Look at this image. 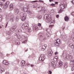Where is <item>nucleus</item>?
I'll return each instance as SVG.
<instances>
[{
    "label": "nucleus",
    "mask_w": 74,
    "mask_h": 74,
    "mask_svg": "<svg viewBox=\"0 0 74 74\" xmlns=\"http://www.w3.org/2000/svg\"><path fill=\"white\" fill-rule=\"evenodd\" d=\"M8 16L9 18H10V20H12V21H14V14H13L10 12L8 14Z\"/></svg>",
    "instance_id": "1"
},
{
    "label": "nucleus",
    "mask_w": 74,
    "mask_h": 74,
    "mask_svg": "<svg viewBox=\"0 0 74 74\" xmlns=\"http://www.w3.org/2000/svg\"><path fill=\"white\" fill-rule=\"evenodd\" d=\"M45 59V56L44 54H41L39 59L40 61L43 62Z\"/></svg>",
    "instance_id": "2"
},
{
    "label": "nucleus",
    "mask_w": 74,
    "mask_h": 74,
    "mask_svg": "<svg viewBox=\"0 0 74 74\" xmlns=\"http://www.w3.org/2000/svg\"><path fill=\"white\" fill-rule=\"evenodd\" d=\"M60 43V40L59 39H58L54 41V44L56 46H59Z\"/></svg>",
    "instance_id": "3"
},
{
    "label": "nucleus",
    "mask_w": 74,
    "mask_h": 74,
    "mask_svg": "<svg viewBox=\"0 0 74 74\" xmlns=\"http://www.w3.org/2000/svg\"><path fill=\"white\" fill-rule=\"evenodd\" d=\"M22 27L23 28H24L25 29H27L29 27L28 23H24L22 25Z\"/></svg>",
    "instance_id": "4"
},
{
    "label": "nucleus",
    "mask_w": 74,
    "mask_h": 74,
    "mask_svg": "<svg viewBox=\"0 0 74 74\" xmlns=\"http://www.w3.org/2000/svg\"><path fill=\"white\" fill-rule=\"evenodd\" d=\"M25 14L24 13L23 14V13H21V15L23 14V16H22L21 18V19L22 21H25L26 19V16L25 15Z\"/></svg>",
    "instance_id": "5"
},
{
    "label": "nucleus",
    "mask_w": 74,
    "mask_h": 74,
    "mask_svg": "<svg viewBox=\"0 0 74 74\" xmlns=\"http://www.w3.org/2000/svg\"><path fill=\"white\" fill-rule=\"evenodd\" d=\"M69 59L71 60H70V62H72V63H74V57H73L69 55Z\"/></svg>",
    "instance_id": "6"
},
{
    "label": "nucleus",
    "mask_w": 74,
    "mask_h": 74,
    "mask_svg": "<svg viewBox=\"0 0 74 74\" xmlns=\"http://www.w3.org/2000/svg\"><path fill=\"white\" fill-rule=\"evenodd\" d=\"M9 2L7 1L4 4L3 6V8H4V9H7V8H8V5H9Z\"/></svg>",
    "instance_id": "7"
},
{
    "label": "nucleus",
    "mask_w": 74,
    "mask_h": 74,
    "mask_svg": "<svg viewBox=\"0 0 74 74\" xmlns=\"http://www.w3.org/2000/svg\"><path fill=\"white\" fill-rule=\"evenodd\" d=\"M53 53V52H52V50H49L48 51V54L49 56H52V55Z\"/></svg>",
    "instance_id": "8"
},
{
    "label": "nucleus",
    "mask_w": 74,
    "mask_h": 74,
    "mask_svg": "<svg viewBox=\"0 0 74 74\" xmlns=\"http://www.w3.org/2000/svg\"><path fill=\"white\" fill-rule=\"evenodd\" d=\"M52 17H49V18H47L46 19V21L48 23H49V22H50L51 21H52Z\"/></svg>",
    "instance_id": "9"
},
{
    "label": "nucleus",
    "mask_w": 74,
    "mask_h": 74,
    "mask_svg": "<svg viewBox=\"0 0 74 74\" xmlns=\"http://www.w3.org/2000/svg\"><path fill=\"white\" fill-rule=\"evenodd\" d=\"M22 10L25 12H27L28 9L27 8L24 7L22 8Z\"/></svg>",
    "instance_id": "10"
},
{
    "label": "nucleus",
    "mask_w": 74,
    "mask_h": 74,
    "mask_svg": "<svg viewBox=\"0 0 74 74\" xmlns=\"http://www.w3.org/2000/svg\"><path fill=\"white\" fill-rule=\"evenodd\" d=\"M46 47H47V45H44L42 46L41 48L42 51H44L46 48Z\"/></svg>",
    "instance_id": "11"
},
{
    "label": "nucleus",
    "mask_w": 74,
    "mask_h": 74,
    "mask_svg": "<svg viewBox=\"0 0 74 74\" xmlns=\"http://www.w3.org/2000/svg\"><path fill=\"white\" fill-rule=\"evenodd\" d=\"M19 9L17 8H15L14 10V13L15 14H18V13L19 12Z\"/></svg>",
    "instance_id": "12"
},
{
    "label": "nucleus",
    "mask_w": 74,
    "mask_h": 74,
    "mask_svg": "<svg viewBox=\"0 0 74 74\" xmlns=\"http://www.w3.org/2000/svg\"><path fill=\"white\" fill-rule=\"evenodd\" d=\"M47 31V32L46 33V35H47V37H50V36H51V34L49 33V29H48L46 30Z\"/></svg>",
    "instance_id": "13"
},
{
    "label": "nucleus",
    "mask_w": 74,
    "mask_h": 74,
    "mask_svg": "<svg viewBox=\"0 0 74 74\" xmlns=\"http://www.w3.org/2000/svg\"><path fill=\"white\" fill-rule=\"evenodd\" d=\"M3 63L4 64H5V65H8L9 64V62L6 60H4L3 61Z\"/></svg>",
    "instance_id": "14"
},
{
    "label": "nucleus",
    "mask_w": 74,
    "mask_h": 74,
    "mask_svg": "<svg viewBox=\"0 0 74 74\" xmlns=\"http://www.w3.org/2000/svg\"><path fill=\"white\" fill-rule=\"evenodd\" d=\"M65 4H63L60 6V7L61 9H64L65 8Z\"/></svg>",
    "instance_id": "15"
},
{
    "label": "nucleus",
    "mask_w": 74,
    "mask_h": 74,
    "mask_svg": "<svg viewBox=\"0 0 74 74\" xmlns=\"http://www.w3.org/2000/svg\"><path fill=\"white\" fill-rule=\"evenodd\" d=\"M68 66V63L67 62H65L64 64V68H65L66 69L67 67Z\"/></svg>",
    "instance_id": "16"
},
{
    "label": "nucleus",
    "mask_w": 74,
    "mask_h": 74,
    "mask_svg": "<svg viewBox=\"0 0 74 74\" xmlns=\"http://www.w3.org/2000/svg\"><path fill=\"white\" fill-rule=\"evenodd\" d=\"M27 12L28 14H29V15H30L32 16H33V14L32 13V12L30 10H28Z\"/></svg>",
    "instance_id": "17"
},
{
    "label": "nucleus",
    "mask_w": 74,
    "mask_h": 74,
    "mask_svg": "<svg viewBox=\"0 0 74 74\" xmlns=\"http://www.w3.org/2000/svg\"><path fill=\"white\" fill-rule=\"evenodd\" d=\"M51 65L53 67H56V64L54 63V62L53 61L51 63Z\"/></svg>",
    "instance_id": "18"
},
{
    "label": "nucleus",
    "mask_w": 74,
    "mask_h": 74,
    "mask_svg": "<svg viewBox=\"0 0 74 74\" xmlns=\"http://www.w3.org/2000/svg\"><path fill=\"white\" fill-rule=\"evenodd\" d=\"M69 47H70L71 48H74V44H73L72 43H71L69 45Z\"/></svg>",
    "instance_id": "19"
},
{
    "label": "nucleus",
    "mask_w": 74,
    "mask_h": 74,
    "mask_svg": "<svg viewBox=\"0 0 74 74\" xmlns=\"http://www.w3.org/2000/svg\"><path fill=\"white\" fill-rule=\"evenodd\" d=\"M38 36H39L40 37H42L43 36V34L42 32H40L38 34Z\"/></svg>",
    "instance_id": "20"
},
{
    "label": "nucleus",
    "mask_w": 74,
    "mask_h": 74,
    "mask_svg": "<svg viewBox=\"0 0 74 74\" xmlns=\"http://www.w3.org/2000/svg\"><path fill=\"white\" fill-rule=\"evenodd\" d=\"M48 18H49V16H48V14H45L44 16V18L45 19H48Z\"/></svg>",
    "instance_id": "21"
},
{
    "label": "nucleus",
    "mask_w": 74,
    "mask_h": 74,
    "mask_svg": "<svg viewBox=\"0 0 74 74\" xmlns=\"http://www.w3.org/2000/svg\"><path fill=\"white\" fill-rule=\"evenodd\" d=\"M58 56H55L53 58V60H54L55 61H57L58 60Z\"/></svg>",
    "instance_id": "22"
},
{
    "label": "nucleus",
    "mask_w": 74,
    "mask_h": 74,
    "mask_svg": "<svg viewBox=\"0 0 74 74\" xmlns=\"http://www.w3.org/2000/svg\"><path fill=\"white\" fill-rule=\"evenodd\" d=\"M64 19L66 22H67L68 21H69V18L68 16H66L64 18Z\"/></svg>",
    "instance_id": "23"
},
{
    "label": "nucleus",
    "mask_w": 74,
    "mask_h": 74,
    "mask_svg": "<svg viewBox=\"0 0 74 74\" xmlns=\"http://www.w3.org/2000/svg\"><path fill=\"white\" fill-rule=\"evenodd\" d=\"M27 32H28V33H31V32H32V30H31V29L28 27L27 29Z\"/></svg>",
    "instance_id": "24"
},
{
    "label": "nucleus",
    "mask_w": 74,
    "mask_h": 74,
    "mask_svg": "<svg viewBox=\"0 0 74 74\" xmlns=\"http://www.w3.org/2000/svg\"><path fill=\"white\" fill-rule=\"evenodd\" d=\"M50 22L51 23V25H53L55 23V21L53 20H52L51 21V20Z\"/></svg>",
    "instance_id": "25"
},
{
    "label": "nucleus",
    "mask_w": 74,
    "mask_h": 74,
    "mask_svg": "<svg viewBox=\"0 0 74 74\" xmlns=\"http://www.w3.org/2000/svg\"><path fill=\"white\" fill-rule=\"evenodd\" d=\"M59 66L60 67V66H62V62L60 61L59 62Z\"/></svg>",
    "instance_id": "26"
},
{
    "label": "nucleus",
    "mask_w": 74,
    "mask_h": 74,
    "mask_svg": "<svg viewBox=\"0 0 74 74\" xmlns=\"http://www.w3.org/2000/svg\"><path fill=\"white\" fill-rule=\"evenodd\" d=\"M50 5L51 6H52V7H55V5L54 4V3H51V4H50Z\"/></svg>",
    "instance_id": "27"
},
{
    "label": "nucleus",
    "mask_w": 74,
    "mask_h": 74,
    "mask_svg": "<svg viewBox=\"0 0 74 74\" xmlns=\"http://www.w3.org/2000/svg\"><path fill=\"white\" fill-rule=\"evenodd\" d=\"M68 59H69V55H68L65 58V60H67Z\"/></svg>",
    "instance_id": "28"
},
{
    "label": "nucleus",
    "mask_w": 74,
    "mask_h": 74,
    "mask_svg": "<svg viewBox=\"0 0 74 74\" xmlns=\"http://www.w3.org/2000/svg\"><path fill=\"white\" fill-rule=\"evenodd\" d=\"M4 71H5V70L4 69V68H2L1 71V73H2L4 72Z\"/></svg>",
    "instance_id": "29"
},
{
    "label": "nucleus",
    "mask_w": 74,
    "mask_h": 74,
    "mask_svg": "<svg viewBox=\"0 0 74 74\" xmlns=\"http://www.w3.org/2000/svg\"><path fill=\"white\" fill-rule=\"evenodd\" d=\"M10 7L11 8H13V5L12 4H10Z\"/></svg>",
    "instance_id": "30"
},
{
    "label": "nucleus",
    "mask_w": 74,
    "mask_h": 74,
    "mask_svg": "<svg viewBox=\"0 0 74 74\" xmlns=\"http://www.w3.org/2000/svg\"><path fill=\"white\" fill-rule=\"evenodd\" d=\"M66 35H63L62 36V38H66Z\"/></svg>",
    "instance_id": "31"
},
{
    "label": "nucleus",
    "mask_w": 74,
    "mask_h": 74,
    "mask_svg": "<svg viewBox=\"0 0 74 74\" xmlns=\"http://www.w3.org/2000/svg\"><path fill=\"white\" fill-rule=\"evenodd\" d=\"M35 29L36 30V29H39V30H40V29H41L42 28H41V29H38V27L37 26H36L35 27Z\"/></svg>",
    "instance_id": "32"
},
{
    "label": "nucleus",
    "mask_w": 74,
    "mask_h": 74,
    "mask_svg": "<svg viewBox=\"0 0 74 74\" xmlns=\"http://www.w3.org/2000/svg\"><path fill=\"white\" fill-rule=\"evenodd\" d=\"M48 73L49 74H52V72L50 71H49L48 72Z\"/></svg>",
    "instance_id": "33"
},
{
    "label": "nucleus",
    "mask_w": 74,
    "mask_h": 74,
    "mask_svg": "<svg viewBox=\"0 0 74 74\" xmlns=\"http://www.w3.org/2000/svg\"><path fill=\"white\" fill-rule=\"evenodd\" d=\"M14 30H15V29H14L13 28H11V31L12 32H13V31H14Z\"/></svg>",
    "instance_id": "34"
},
{
    "label": "nucleus",
    "mask_w": 74,
    "mask_h": 74,
    "mask_svg": "<svg viewBox=\"0 0 74 74\" xmlns=\"http://www.w3.org/2000/svg\"><path fill=\"white\" fill-rule=\"evenodd\" d=\"M0 5H1V7L3 6V3L1 2H0Z\"/></svg>",
    "instance_id": "35"
},
{
    "label": "nucleus",
    "mask_w": 74,
    "mask_h": 74,
    "mask_svg": "<svg viewBox=\"0 0 74 74\" xmlns=\"http://www.w3.org/2000/svg\"><path fill=\"white\" fill-rule=\"evenodd\" d=\"M15 42L16 44H18V42H19V40H16V41H15Z\"/></svg>",
    "instance_id": "36"
},
{
    "label": "nucleus",
    "mask_w": 74,
    "mask_h": 74,
    "mask_svg": "<svg viewBox=\"0 0 74 74\" xmlns=\"http://www.w3.org/2000/svg\"><path fill=\"white\" fill-rule=\"evenodd\" d=\"M32 58H34V57H35V56H35V55L33 54H32Z\"/></svg>",
    "instance_id": "37"
},
{
    "label": "nucleus",
    "mask_w": 74,
    "mask_h": 74,
    "mask_svg": "<svg viewBox=\"0 0 74 74\" xmlns=\"http://www.w3.org/2000/svg\"><path fill=\"white\" fill-rule=\"evenodd\" d=\"M20 6L21 7H23V4L22 3L20 4Z\"/></svg>",
    "instance_id": "38"
},
{
    "label": "nucleus",
    "mask_w": 74,
    "mask_h": 74,
    "mask_svg": "<svg viewBox=\"0 0 74 74\" xmlns=\"http://www.w3.org/2000/svg\"><path fill=\"white\" fill-rule=\"evenodd\" d=\"M26 63V62L24 60H22L21 61V63Z\"/></svg>",
    "instance_id": "39"
},
{
    "label": "nucleus",
    "mask_w": 74,
    "mask_h": 74,
    "mask_svg": "<svg viewBox=\"0 0 74 74\" xmlns=\"http://www.w3.org/2000/svg\"><path fill=\"white\" fill-rule=\"evenodd\" d=\"M71 14L73 16H74V12H72Z\"/></svg>",
    "instance_id": "40"
},
{
    "label": "nucleus",
    "mask_w": 74,
    "mask_h": 74,
    "mask_svg": "<svg viewBox=\"0 0 74 74\" xmlns=\"http://www.w3.org/2000/svg\"><path fill=\"white\" fill-rule=\"evenodd\" d=\"M27 41V40H25L23 42V43H26V42Z\"/></svg>",
    "instance_id": "41"
},
{
    "label": "nucleus",
    "mask_w": 74,
    "mask_h": 74,
    "mask_svg": "<svg viewBox=\"0 0 74 74\" xmlns=\"http://www.w3.org/2000/svg\"><path fill=\"white\" fill-rule=\"evenodd\" d=\"M38 26H40V27L41 26V24L40 23H38Z\"/></svg>",
    "instance_id": "42"
},
{
    "label": "nucleus",
    "mask_w": 74,
    "mask_h": 74,
    "mask_svg": "<svg viewBox=\"0 0 74 74\" xmlns=\"http://www.w3.org/2000/svg\"><path fill=\"white\" fill-rule=\"evenodd\" d=\"M8 22H7V24H6L5 26V28H6V27H7V25H8Z\"/></svg>",
    "instance_id": "43"
},
{
    "label": "nucleus",
    "mask_w": 74,
    "mask_h": 74,
    "mask_svg": "<svg viewBox=\"0 0 74 74\" xmlns=\"http://www.w3.org/2000/svg\"><path fill=\"white\" fill-rule=\"evenodd\" d=\"M71 3H73V4H74V0H73L71 1Z\"/></svg>",
    "instance_id": "44"
},
{
    "label": "nucleus",
    "mask_w": 74,
    "mask_h": 74,
    "mask_svg": "<svg viewBox=\"0 0 74 74\" xmlns=\"http://www.w3.org/2000/svg\"><path fill=\"white\" fill-rule=\"evenodd\" d=\"M13 28H14V29L15 30V29H16V26H14L13 27Z\"/></svg>",
    "instance_id": "45"
},
{
    "label": "nucleus",
    "mask_w": 74,
    "mask_h": 74,
    "mask_svg": "<svg viewBox=\"0 0 74 74\" xmlns=\"http://www.w3.org/2000/svg\"><path fill=\"white\" fill-rule=\"evenodd\" d=\"M2 21V17H0V22Z\"/></svg>",
    "instance_id": "46"
},
{
    "label": "nucleus",
    "mask_w": 74,
    "mask_h": 74,
    "mask_svg": "<svg viewBox=\"0 0 74 74\" xmlns=\"http://www.w3.org/2000/svg\"><path fill=\"white\" fill-rule=\"evenodd\" d=\"M59 12V13H60V12H62V9H60L59 11H58Z\"/></svg>",
    "instance_id": "47"
},
{
    "label": "nucleus",
    "mask_w": 74,
    "mask_h": 74,
    "mask_svg": "<svg viewBox=\"0 0 74 74\" xmlns=\"http://www.w3.org/2000/svg\"><path fill=\"white\" fill-rule=\"evenodd\" d=\"M3 56V54L1 53V52H0V56Z\"/></svg>",
    "instance_id": "48"
},
{
    "label": "nucleus",
    "mask_w": 74,
    "mask_h": 74,
    "mask_svg": "<svg viewBox=\"0 0 74 74\" xmlns=\"http://www.w3.org/2000/svg\"><path fill=\"white\" fill-rule=\"evenodd\" d=\"M53 26V24H52V25H49V27H50L52 28V26Z\"/></svg>",
    "instance_id": "49"
},
{
    "label": "nucleus",
    "mask_w": 74,
    "mask_h": 74,
    "mask_svg": "<svg viewBox=\"0 0 74 74\" xmlns=\"http://www.w3.org/2000/svg\"><path fill=\"white\" fill-rule=\"evenodd\" d=\"M74 69V67L73 66L71 68V70L72 71H73Z\"/></svg>",
    "instance_id": "50"
},
{
    "label": "nucleus",
    "mask_w": 74,
    "mask_h": 74,
    "mask_svg": "<svg viewBox=\"0 0 74 74\" xmlns=\"http://www.w3.org/2000/svg\"><path fill=\"white\" fill-rule=\"evenodd\" d=\"M25 63H21V64H22V66H24Z\"/></svg>",
    "instance_id": "51"
},
{
    "label": "nucleus",
    "mask_w": 74,
    "mask_h": 74,
    "mask_svg": "<svg viewBox=\"0 0 74 74\" xmlns=\"http://www.w3.org/2000/svg\"><path fill=\"white\" fill-rule=\"evenodd\" d=\"M55 55H57V54H58V52H55Z\"/></svg>",
    "instance_id": "52"
},
{
    "label": "nucleus",
    "mask_w": 74,
    "mask_h": 74,
    "mask_svg": "<svg viewBox=\"0 0 74 74\" xmlns=\"http://www.w3.org/2000/svg\"><path fill=\"white\" fill-rule=\"evenodd\" d=\"M23 38H24V39H26V37H25V36L24 35H23Z\"/></svg>",
    "instance_id": "53"
},
{
    "label": "nucleus",
    "mask_w": 74,
    "mask_h": 74,
    "mask_svg": "<svg viewBox=\"0 0 74 74\" xmlns=\"http://www.w3.org/2000/svg\"><path fill=\"white\" fill-rule=\"evenodd\" d=\"M16 36H17V37H19V34H17L16 35Z\"/></svg>",
    "instance_id": "54"
},
{
    "label": "nucleus",
    "mask_w": 74,
    "mask_h": 74,
    "mask_svg": "<svg viewBox=\"0 0 74 74\" xmlns=\"http://www.w3.org/2000/svg\"><path fill=\"white\" fill-rule=\"evenodd\" d=\"M37 1H38L36 0V1H32L31 2H33V3H35V2H37Z\"/></svg>",
    "instance_id": "55"
},
{
    "label": "nucleus",
    "mask_w": 74,
    "mask_h": 74,
    "mask_svg": "<svg viewBox=\"0 0 74 74\" xmlns=\"http://www.w3.org/2000/svg\"><path fill=\"white\" fill-rule=\"evenodd\" d=\"M19 20V18H18V17L16 18V20L17 21H18V20Z\"/></svg>",
    "instance_id": "56"
},
{
    "label": "nucleus",
    "mask_w": 74,
    "mask_h": 74,
    "mask_svg": "<svg viewBox=\"0 0 74 74\" xmlns=\"http://www.w3.org/2000/svg\"><path fill=\"white\" fill-rule=\"evenodd\" d=\"M56 18H59V15H56Z\"/></svg>",
    "instance_id": "57"
},
{
    "label": "nucleus",
    "mask_w": 74,
    "mask_h": 74,
    "mask_svg": "<svg viewBox=\"0 0 74 74\" xmlns=\"http://www.w3.org/2000/svg\"><path fill=\"white\" fill-rule=\"evenodd\" d=\"M31 67H34V65H33V64H31L30 65Z\"/></svg>",
    "instance_id": "58"
},
{
    "label": "nucleus",
    "mask_w": 74,
    "mask_h": 74,
    "mask_svg": "<svg viewBox=\"0 0 74 74\" xmlns=\"http://www.w3.org/2000/svg\"><path fill=\"white\" fill-rule=\"evenodd\" d=\"M39 1H40V2H42V3H43L44 2V1H41V0H39Z\"/></svg>",
    "instance_id": "59"
},
{
    "label": "nucleus",
    "mask_w": 74,
    "mask_h": 74,
    "mask_svg": "<svg viewBox=\"0 0 74 74\" xmlns=\"http://www.w3.org/2000/svg\"><path fill=\"white\" fill-rule=\"evenodd\" d=\"M18 31V32H19V33H20V32H22V31H21V30H19Z\"/></svg>",
    "instance_id": "60"
},
{
    "label": "nucleus",
    "mask_w": 74,
    "mask_h": 74,
    "mask_svg": "<svg viewBox=\"0 0 74 74\" xmlns=\"http://www.w3.org/2000/svg\"><path fill=\"white\" fill-rule=\"evenodd\" d=\"M2 12V10L1 9V8H0V12Z\"/></svg>",
    "instance_id": "61"
},
{
    "label": "nucleus",
    "mask_w": 74,
    "mask_h": 74,
    "mask_svg": "<svg viewBox=\"0 0 74 74\" xmlns=\"http://www.w3.org/2000/svg\"><path fill=\"white\" fill-rule=\"evenodd\" d=\"M50 2H51V1H53V0H49Z\"/></svg>",
    "instance_id": "62"
},
{
    "label": "nucleus",
    "mask_w": 74,
    "mask_h": 74,
    "mask_svg": "<svg viewBox=\"0 0 74 74\" xmlns=\"http://www.w3.org/2000/svg\"><path fill=\"white\" fill-rule=\"evenodd\" d=\"M14 52H12L11 53V55H13V54H14Z\"/></svg>",
    "instance_id": "63"
},
{
    "label": "nucleus",
    "mask_w": 74,
    "mask_h": 74,
    "mask_svg": "<svg viewBox=\"0 0 74 74\" xmlns=\"http://www.w3.org/2000/svg\"><path fill=\"white\" fill-rule=\"evenodd\" d=\"M73 40L74 41V37L73 38Z\"/></svg>",
    "instance_id": "64"
}]
</instances>
